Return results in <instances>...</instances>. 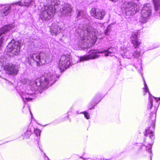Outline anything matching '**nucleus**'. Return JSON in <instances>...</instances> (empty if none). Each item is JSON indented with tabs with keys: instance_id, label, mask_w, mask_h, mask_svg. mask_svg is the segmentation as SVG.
Wrapping results in <instances>:
<instances>
[{
	"instance_id": "nucleus-32",
	"label": "nucleus",
	"mask_w": 160,
	"mask_h": 160,
	"mask_svg": "<svg viewBox=\"0 0 160 160\" xmlns=\"http://www.w3.org/2000/svg\"><path fill=\"white\" fill-rule=\"evenodd\" d=\"M137 0L138 1H139V0Z\"/></svg>"
},
{
	"instance_id": "nucleus-28",
	"label": "nucleus",
	"mask_w": 160,
	"mask_h": 160,
	"mask_svg": "<svg viewBox=\"0 0 160 160\" xmlns=\"http://www.w3.org/2000/svg\"><path fill=\"white\" fill-rule=\"evenodd\" d=\"M108 28L106 30V31L105 32V34L106 35H108V33H107V32H108Z\"/></svg>"
},
{
	"instance_id": "nucleus-17",
	"label": "nucleus",
	"mask_w": 160,
	"mask_h": 160,
	"mask_svg": "<svg viewBox=\"0 0 160 160\" xmlns=\"http://www.w3.org/2000/svg\"><path fill=\"white\" fill-rule=\"evenodd\" d=\"M40 1V0H24L21 1L22 2V6L29 7L32 5L35 6Z\"/></svg>"
},
{
	"instance_id": "nucleus-19",
	"label": "nucleus",
	"mask_w": 160,
	"mask_h": 160,
	"mask_svg": "<svg viewBox=\"0 0 160 160\" xmlns=\"http://www.w3.org/2000/svg\"><path fill=\"white\" fill-rule=\"evenodd\" d=\"M22 2L21 1H18L17 2L13 3L10 5V9H12L13 11H18L19 8L18 6H22Z\"/></svg>"
},
{
	"instance_id": "nucleus-12",
	"label": "nucleus",
	"mask_w": 160,
	"mask_h": 160,
	"mask_svg": "<svg viewBox=\"0 0 160 160\" xmlns=\"http://www.w3.org/2000/svg\"><path fill=\"white\" fill-rule=\"evenodd\" d=\"M90 13L92 16L99 20L102 19L106 14L104 11L94 8L92 9Z\"/></svg>"
},
{
	"instance_id": "nucleus-25",
	"label": "nucleus",
	"mask_w": 160,
	"mask_h": 160,
	"mask_svg": "<svg viewBox=\"0 0 160 160\" xmlns=\"http://www.w3.org/2000/svg\"><path fill=\"white\" fill-rule=\"evenodd\" d=\"M41 132V131L37 128L34 129V133L37 137H40Z\"/></svg>"
},
{
	"instance_id": "nucleus-14",
	"label": "nucleus",
	"mask_w": 160,
	"mask_h": 160,
	"mask_svg": "<svg viewBox=\"0 0 160 160\" xmlns=\"http://www.w3.org/2000/svg\"><path fill=\"white\" fill-rule=\"evenodd\" d=\"M71 6L68 4H65L64 7L61 10L62 16H65L70 14L72 11Z\"/></svg>"
},
{
	"instance_id": "nucleus-29",
	"label": "nucleus",
	"mask_w": 160,
	"mask_h": 160,
	"mask_svg": "<svg viewBox=\"0 0 160 160\" xmlns=\"http://www.w3.org/2000/svg\"><path fill=\"white\" fill-rule=\"evenodd\" d=\"M29 111L30 112V114H31L32 118V112H31V111H30V110L29 109Z\"/></svg>"
},
{
	"instance_id": "nucleus-11",
	"label": "nucleus",
	"mask_w": 160,
	"mask_h": 160,
	"mask_svg": "<svg viewBox=\"0 0 160 160\" xmlns=\"http://www.w3.org/2000/svg\"><path fill=\"white\" fill-rule=\"evenodd\" d=\"M89 54L81 57L80 61H83L90 59H94L100 56V54H102V51H98L97 50H92L89 52Z\"/></svg>"
},
{
	"instance_id": "nucleus-4",
	"label": "nucleus",
	"mask_w": 160,
	"mask_h": 160,
	"mask_svg": "<svg viewBox=\"0 0 160 160\" xmlns=\"http://www.w3.org/2000/svg\"><path fill=\"white\" fill-rule=\"evenodd\" d=\"M47 4L44 5L39 14L42 21H48L52 18L55 12V6L60 4L59 0H46Z\"/></svg>"
},
{
	"instance_id": "nucleus-8",
	"label": "nucleus",
	"mask_w": 160,
	"mask_h": 160,
	"mask_svg": "<svg viewBox=\"0 0 160 160\" xmlns=\"http://www.w3.org/2000/svg\"><path fill=\"white\" fill-rule=\"evenodd\" d=\"M20 42L12 40L7 46L8 51L11 52V56L18 55L20 51Z\"/></svg>"
},
{
	"instance_id": "nucleus-21",
	"label": "nucleus",
	"mask_w": 160,
	"mask_h": 160,
	"mask_svg": "<svg viewBox=\"0 0 160 160\" xmlns=\"http://www.w3.org/2000/svg\"><path fill=\"white\" fill-rule=\"evenodd\" d=\"M154 4L155 10L159 13L160 17V1L159 0H152Z\"/></svg>"
},
{
	"instance_id": "nucleus-6",
	"label": "nucleus",
	"mask_w": 160,
	"mask_h": 160,
	"mask_svg": "<svg viewBox=\"0 0 160 160\" xmlns=\"http://www.w3.org/2000/svg\"><path fill=\"white\" fill-rule=\"evenodd\" d=\"M123 8L126 15L128 16L134 15L138 11L139 9L136 3L130 0L125 2L123 5Z\"/></svg>"
},
{
	"instance_id": "nucleus-26",
	"label": "nucleus",
	"mask_w": 160,
	"mask_h": 160,
	"mask_svg": "<svg viewBox=\"0 0 160 160\" xmlns=\"http://www.w3.org/2000/svg\"><path fill=\"white\" fill-rule=\"evenodd\" d=\"M80 113H83L84 115V117H85L87 119H89L90 118V115L87 112H82Z\"/></svg>"
},
{
	"instance_id": "nucleus-3",
	"label": "nucleus",
	"mask_w": 160,
	"mask_h": 160,
	"mask_svg": "<svg viewBox=\"0 0 160 160\" xmlns=\"http://www.w3.org/2000/svg\"><path fill=\"white\" fill-rule=\"evenodd\" d=\"M144 87L143 88L144 91L145 92H148L149 95V102L148 104V109L151 112L149 118L153 124L155 119L156 112L159 106L158 102L160 100V98H157L152 96L149 91L148 88L144 80ZM153 129V124L152 127H149L148 129L145 130L144 134L145 136H148L149 135V138L152 140H153L155 138L152 131Z\"/></svg>"
},
{
	"instance_id": "nucleus-2",
	"label": "nucleus",
	"mask_w": 160,
	"mask_h": 160,
	"mask_svg": "<svg viewBox=\"0 0 160 160\" xmlns=\"http://www.w3.org/2000/svg\"><path fill=\"white\" fill-rule=\"evenodd\" d=\"M77 13L78 19H84L86 22L80 33V38L78 45L80 48L82 49L89 48L94 44L96 41L97 31L92 28V27L90 25L87 24L88 20L87 18L86 12L78 10Z\"/></svg>"
},
{
	"instance_id": "nucleus-23",
	"label": "nucleus",
	"mask_w": 160,
	"mask_h": 160,
	"mask_svg": "<svg viewBox=\"0 0 160 160\" xmlns=\"http://www.w3.org/2000/svg\"><path fill=\"white\" fill-rule=\"evenodd\" d=\"M32 132L30 129H28L27 131L22 135L23 139L28 138L31 135Z\"/></svg>"
},
{
	"instance_id": "nucleus-7",
	"label": "nucleus",
	"mask_w": 160,
	"mask_h": 160,
	"mask_svg": "<svg viewBox=\"0 0 160 160\" xmlns=\"http://www.w3.org/2000/svg\"><path fill=\"white\" fill-rule=\"evenodd\" d=\"M151 14V7L150 4H144L141 11L140 20L143 23L146 22L149 18Z\"/></svg>"
},
{
	"instance_id": "nucleus-15",
	"label": "nucleus",
	"mask_w": 160,
	"mask_h": 160,
	"mask_svg": "<svg viewBox=\"0 0 160 160\" xmlns=\"http://www.w3.org/2000/svg\"><path fill=\"white\" fill-rule=\"evenodd\" d=\"M15 24L12 23L11 24L5 25L0 28V37L3 34L8 32L10 30L15 27Z\"/></svg>"
},
{
	"instance_id": "nucleus-1",
	"label": "nucleus",
	"mask_w": 160,
	"mask_h": 160,
	"mask_svg": "<svg viewBox=\"0 0 160 160\" xmlns=\"http://www.w3.org/2000/svg\"><path fill=\"white\" fill-rule=\"evenodd\" d=\"M55 71L52 70L45 73L43 76L35 80H29L24 78L22 80L23 84H27L28 86L25 92H19V95L24 102L31 101L36 97L35 94L41 91V90L47 88L49 85H51L57 81L58 78Z\"/></svg>"
},
{
	"instance_id": "nucleus-22",
	"label": "nucleus",
	"mask_w": 160,
	"mask_h": 160,
	"mask_svg": "<svg viewBox=\"0 0 160 160\" xmlns=\"http://www.w3.org/2000/svg\"><path fill=\"white\" fill-rule=\"evenodd\" d=\"M124 52V53L122 54L123 58H130L133 56V53L129 50H125Z\"/></svg>"
},
{
	"instance_id": "nucleus-10",
	"label": "nucleus",
	"mask_w": 160,
	"mask_h": 160,
	"mask_svg": "<svg viewBox=\"0 0 160 160\" xmlns=\"http://www.w3.org/2000/svg\"><path fill=\"white\" fill-rule=\"evenodd\" d=\"M3 68L6 73L8 75L14 76L18 72L17 66L12 63H7L3 66Z\"/></svg>"
},
{
	"instance_id": "nucleus-16",
	"label": "nucleus",
	"mask_w": 160,
	"mask_h": 160,
	"mask_svg": "<svg viewBox=\"0 0 160 160\" xmlns=\"http://www.w3.org/2000/svg\"><path fill=\"white\" fill-rule=\"evenodd\" d=\"M57 23H53L51 28L50 32L52 35H57L61 31V28Z\"/></svg>"
},
{
	"instance_id": "nucleus-31",
	"label": "nucleus",
	"mask_w": 160,
	"mask_h": 160,
	"mask_svg": "<svg viewBox=\"0 0 160 160\" xmlns=\"http://www.w3.org/2000/svg\"><path fill=\"white\" fill-rule=\"evenodd\" d=\"M85 160H90V159H89V158H87Z\"/></svg>"
},
{
	"instance_id": "nucleus-27",
	"label": "nucleus",
	"mask_w": 160,
	"mask_h": 160,
	"mask_svg": "<svg viewBox=\"0 0 160 160\" xmlns=\"http://www.w3.org/2000/svg\"><path fill=\"white\" fill-rule=\"evenodd\" d=\"M152 144H149V146H147L146 147V149L148 151V152H151V149L152 148Z\"/></svg>"
},
{
	"instance_id": "nucleus-20",
	"label": "nucleus",
	"mask_w": 160,
	"mask_h": 160,
	"mask_svg": "<svg viewBox=\"0 0 160 160\" xmlns=\"http://www.w3.org/2000/svg\"><path fill=\"white\" fill-rule=\"evenodd\" d=\"M1 12L3 16H6L9 14L11 12L10 5H7L5 6L2 8Z\"/></svg>"
},
{
	"instance_id": "nucleus-5",
	"label": "nucleus",
	"mask_w": 160,
	"mask_h": 160,
	"mask_svg": "<svg viewBox=\"0 0 160 160\" xmlns=\"http://www.w3.org/2000/svg\"><path fill=\"white\" fill-rule=\"evenodd\" d=\"M49 58L48 55L44 52H41L39 54H31L28 56V62L31 65L34 63L37 66L42 65L48 62Z\"/></svg>"
},
{
	"instance_id": "nucleus-18",
	"label": "nucleus",
	"mask_w": 160,
	"mask_h": 160,
	"mask_svg": "<svg viewBox=\"0 0 160 160\" xmlns=\"http://www.w3.org/2000/svg\"><path fill=\"white\" fill-rule=\"evenodd\" d=\"M117 51V49L116 48H110L108 49L106 51H102V56H112V54L113 53Z\"/></svg>"
},
{
	"instance_id": "nucleus-13",
	"label": "nucleus",
	"mask_w": 160,
	"mask_h": 160,
	"mask_svg": "<svg viewBox=\"0 0 160 160\" xmlns=\"http://www.w3.org/2000/svg\"><path fill=\"white\" fill-rule=\"evenodd\" d=\"M138 33L137 32L132 33L131 37L132 43L135 48H137L141 43V42L138 38Z\"/></svg>"
},
{
	"instance_id": "nucleus-9",
	"label": "nucleus",
	"mask_w": 160,
	"mask_h": 160,
	"mask_svg": "<svg viewBox=\"0 0 160 160\" xmlns=\"http://www.w3.org/2000/svg\"><path fill=\"white\" fill-rule=\"evenodd\" d=\"M70 57L63 55L61 56L58 64V68L61 72L69 68L70 65Z\"/></svg>"
},
{
	"instance_id": "nucleus-30",
	"label": "nucleus",
	"mask_w": 160,
	"mask_h": 160,
	"mask_svg": "<svg viewBox=\"0 0 160 160\" xmlns=\"http://www.w3.org/2000/svg\"><path fill=\"white\" fill-rule=\"evenodd\" d=\"M76 50H79V49H80V48H79V47H78V48H76Z\"/></svg>"
},
{
	"instance_id": "nucleus-24",
	"label": "nucleus",
	"mask_w": 160,
	"mask_h": 160,
	"mask_svg": "<svg viewBox=\"0 0 160 160\" xmlns=\"http://www.w3.org/2000/svg\"><path fill=\"white\" fill-rule=\"evenodd\" d=\"M141 55V53L140 51H136L134 52V53L133 54V56H134V58H139Z\"/></svg>"
}]
</instances>
